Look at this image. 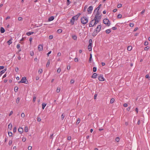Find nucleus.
Returning <instances> with one entry per match:
<instances>
[{"instance_id":"nucleus-34","label":"nucleus","mask_w":150,"mask_h":150,"mask_svg":"<svg viewBox=\"0 0 150 150\" xmlns=\"http://www.w3.org/2000/svg\"><path fill=\"white\" fill-rule=\"evenodd\" d=\"M60 88L58 87L57 88V90L56 92L57 93H58L60 92Z\"/></svg>"},{"instance_id":"nucleus-42","label":"nucleus","mask_w":150,"mask_h":150,"mask_svg":"<svg viewBox=\"0 0 150 150\" xmlns=\"http://www.w3.org/2000/svg\"><path fill=\"white\" fill-rule=\"evenodd\" d=\"M8 134L9 136L10 137H11L12 136V133L11 132H8Z\"/></svg>"},{"instance_id":"nucleus-28","label":"nucleus","mask_w":150,"mask_h":150,"mask_svg":"<svg viewBox=\"0 0 150 150\" xmlns=\"http://www.w3.org/2000/svg\"><path fill=\"white\" fill-rule=\"evenodd\" d=\"M24 131L25 132H27L28 131V127L26 126L25 127Z\"/></svg>"},{"instance_id":"nucleus-33","label":"nucleus","mask_w":150,"mask_h":150,"mask_svg":"<svg viewBox=\"0 0 150 150\" xmlns=\"http://www.w3.org/2000/svg\"><path fill=\"white\" fill-rule=\"evenodd\" d=\"M115 140L117 142H119L120 141V138L119 137H116L115 139Z\"/></svg>"},{"instance_id":"nucleus-18","label":"nucleus","mask_w":150,"mask_h":150,"mask_svg":"<svg viewBox=\"0 0 150 150\" xmlns=\"http://www.w3.org/2000/svg\"><path fill=\"white\" fill-rule=\"evenodd\" d=\"M92 58V55L91 54H90V57L89 60V62L90 63L91 62V59Z\"/></svg>"},{"instance_id":"nucleus-55","label":"nucleus","mask_w":150,"mask_h":150,"mask_svg":"<svg viewBox=\"0 0 150 150\" xmlns=\"http://www.w3.org/2000/svg\"><path fill=\"white\" fill-rule=\"evenodd\" d=\"M12 144V141L10 140L8 142V144L9 145H11Z\"/></svg>"},{"instance_id":"nucleus-54","label":"nucleus","mask_w":150,"mask_h":150,"mask_svg":"<svg viewBox=\"0 0 150 150\" xmlns=\"http://www.w3.org/2000/svg\"><path fill=\"white\" fill-rule=\"evenodd\" d=\"M134 24L132 23H130L129 24V26L131 27H133L134 26Z\"/></svg>"},{"instance_id":"nucleus-30","label":"nucleus","mask_w":150,"mask_h":150,"mask_svg":"<svg viewBox=\"0 0 150 150\" xmlns=\"http://www.w3.org/2000/svg\"><path fill=\"white\" fill-rule=\"evenodd\" d=\"M18 88L17 86H15L14 88V91L15 92H17L18 91Z\"/></svg>"},{"instance_id":"nucleus-64","label":"nucleus","mask_w":150,"mask_h":150,"mask_svg":"<svg viewBox=\"0 0 150 150\" xmlns=\"http://www.w3.org/2000/svg\"><path fill=\"white\" fill-rule=\"evenodd\" d=\"M34 54V53L33 52H30V55L31 56H33Z\"/></svg>"},{"instance_id":"nucleus-11","label":"nucleus","mask_w":150,"mask_h":150,"mask_svg":"<svg viewBox=\"0 0 150 150\" xmlns=\"http://www.w3.org/2000/svg\"><path fill=\"white\" fill-rule=\"evenodd\" d=\"M38 49L40 51H42L43 50V46L41 45H40L38 47Z\"/></svg>"},{"instance_id":"nucleus-37","label":"nucleus","mask_w":150,"mask_h":150,"mask_svg":"<svg viewBox=\"0 0 150 150\" xmlns=\"http://www.w3.org/2000/svg\"><path fill=\"white\" fill-rule=\"evenodd\" d=\"M64 116H65L64 115V114H62L61 115V119L62 120H63L64 119Z\"/></svg>"},{"instance_id":"nucleus-22","label":"nucleus","mask_w":150,"mask_h":150,"mask_svg":"<svg viewBox=\"0 0 150 150\" xmlns=\"http://www.w3.org/2000/svg\"><path fill=\"white\" fill-rule=\"evenodd\" d=\"M46 104L45 103H43L42 104V109H44L45 108V107L46 106Z\"/></svg>"},{"instance_id":"nucleus-25","label":"nucleus","mask_w":150,"mask_h":150,"mask_svg":"<svg viewBox=\"0 0 150 150\" xmlns=\"http://www.w3.org/2000/svg\"><path fill=\"white\" fill-rule=\"evenodd\" d=\"M12 40V39L11 38L8 41L7 43H8L9 45H10V44H11L12 43V42L11 41Z\"/></svg>"},{"instance_id":"nucleus-16","label":"nucleus","mask_w":150,"mask_h":150,"mask_svg":"<svg viewBox=\"0 0 150 150\" xmlns=\"http://www.w3.org/2000/svg\"><path fill=\"white\" fill-rule=\"evenodd\" d=\"M97 75V74L96 73H94L93 75L92 76V78H96V76Z\"/></svg>"},{"instance_id":"nucleus-39","label":"nucleus","mask_w":150,"mask_h":150,"mask_svg":"<svg viewBox=\"0 0 150 150\" xmlns=\"http://www.w3.org/2000/svg\"><path fill=\"white\" fill-rule=\"evenodd\" d=\"M122 15L120 14H119L117 16V18H121Z\"/></svg>"},{"instance_id":"nucleus-4","label":"nucleus","mask_w":150,"mask_h":150,"mask_svg":"<svg viewBox=\"0 0 150 150\" xmlns=\"http://www.w3.org/2000/svg\"><path fill=\"white\" fill-rule=\"evenodd\" d=\"M103 23L104 24L107 25L108 26H109L110 24V23L108 19L107 18L104 19L103 20Z\"/></svg>"},{"instance_id":"nucleus-49","label":"nucleus","mask_w":150,"mask_h":150,"mask_svg":"<svg viewBox=\"0 0 150 150\" xmlns=\"http://www.w3.org/2000/svg\"><path fill=\"white\" fill-rule=\"evenodd\" d=\"M23 19V18L21 17H19L18 18V20L19 21H21Z\"/></svg>"},{"instance_id":"nucleus-53","label":"nucleus","mask_w":150,"mask_h":150,"mask_svg":"<svg viewBox=\"0 0 150 150\" xmlns=\"http://www.w3.org/2000/svg\"><path fill=\"white\" fill-rule=\"evenodd\" d=\"M37 121L38 122H40L41 121V118L40 117H37Z\"/></svg>"},{"instance_id":"nucleus-27","label":"nucleus","mask_w":150,"mask_h":150,"mask_svg":"<svg viewBox=\"0 0 150 150\" xmlns=\"http://www.w3.org/2000/svg\"><path fill=\"white\" fill-rule=\"evenodd\" d=\"M115 101V99L114 98H112L110 100V102L111 103H113Z\"/></svg>"},{"instance_id":"nucleus-14","label":"nucleus","mask_w":150,"mask_h":150,"mask_svg":"<svg viewBox=\"0 0 150 150\" xmlns=\"http://www.w3.org/2000/svg\"><path fill=\"white\" fill-rule=\"evenodd\" d=\"M0 31L1 33H3L5 32V30L3 28L1 27V28Z\"/></svg>"},{"instance_id":"nucleus-10","label":"nucleus","mask_w":150,"mask_h":150,"mask_svg":"<svg viewBox=\"0 0 150 150\" xmlns=\"http://www.w3.org/2000/svg\"><path fill=\"white\" fill-rule=\"evenodd\" d=\"M101 27V26L100 25H99L98 26L96 30V32H99L100 31Z\"/></svg>"},{"instance_id":"nucleus-19","label":"nucleus","mask_w":150,"mask_h":150,"mask_svg":"<svg viewBox=\"0 0 150 150\" xmlns=\"http://www.w3.org/2000/svg\"><path fill=\"white\" fill-rule=\"evenodd\" d=\"M98 32H96V31H94L92 33V35L93 36H95L97 35V33Z\"/></svg>"},{"instance_id":"nucleus-26","label":"nucleus","mask_w":150,"mask_h":150,"mask_svg":"<svg viewBox=\"0 0 150 150\" xmlns=\"http://www.w3.org/2000/svg\"><path fill=\"white\" fill-rule=\"evenodd\" d=\"M72 38L74 40H77V37L76 35H73L72 36Z\"/></svg>"},{"instance_id":"nucleus-15","label":"nucleus","mask_w":150,"mask_h":150,"mask_svg":"<svg viewBox=\"0 0 150 150\" xmlns=\"http://www.w3.org/2000/svg\"><path fill=\"white\" fill-rule=\"evenodd\" d=\"M33 33H34L33 32H28L26 33V35L28 36H29L32 34H33Z\"/></svg>"},{"instance_id":"nucleus-51","label":"nucleus","mask_w":150,"mask_h":150,"mask_svg":"<svg viewBox=\"0 0 150 150\" xmlns=\"http://www.w3.org/2000/svg\"><path fill=\"white\" fill-rule=\"evenodd\" d=\"M74 80L73 79H71L70 81V83H71V84H73L74 83Z\"/></svg>"},{"instance_id":"nucleus-41","label":"nucleus","mask_w":150,"mask_h":150,"mask_svg":"<svg viewBox=\"0 0 150 150\" xmlns=\"http://www.w3.org/2000/svg\"><path fill=\"white\" fill-rule=\"evenodd\" d=\"M53 38V36L52 35H51L49 36V38L50 39H52Z\"/></svg>"},{"instance_id":"nucleus-3","label":"nucleus","mask_w":150,"mask_h":150,"mask_svg":"<svg viewBox=\"0 0 150 150\" xmlns=\"http://www.w3.org/2000/svg\"><path fill=\"white\" fill-rule=\"evenodd\" d=\"M81 23L84 24H85L88 22V19L86 17H83L81 18Z\"/></svg>"},{"instance_id":"nucleus-5","label":"nucleus","mask_w":150,"mask_h":150,"mask_svg":"<svg viewBox=\"0 0 150 150\" xmlns=\"http://www.w3.org/2000/svg\"><path fill=\"white\" fill-rule=\"evenodd\" d=\"M89 44L88 46V49L89 51H91L92 50L91 45L92 44V39H90L89 41Z\"/></svg>"},{"instance_id":"nucleus-1","label":"nucleus","mask_w":150,"mask_h":150,"mask_svg":"<svg viewBox=\"0 0 150 150\" xmlns=\"http://www.w3.org/2000/svg\"><path fill=\"white\" fill-rule=\"evenodd\" d=\"M100 12L97 11L94 19V25H96L100 21L101 18V16L100 15Z\"/></svg>"},{"instance_id":"nucleus-8","label":"nucleus","mask_w":150,"mask_h":150,"mask_svg":"<svg viewBox=\"0 0 150 150\" xmlns=\"http://www.w3.org/2000/svg\"><path fill=\"white\" fill-rule=\"evenodd\" d=\"M94 20L91 21L89 23V27H92L93 26L95 25H94Z\"/></svg>"},{"instance_id":"nucleus-60","label":"nucleus","mask_w":150,"mask_h":150,"mask_svg":"<svg viewBox=\"0 0 150 150\" xmlns=\"http://www.w3.org/2000/svg\"><path fill=\"white\" fill-rule=\"evenodd\" d=\"M39 79V77L38 76H37L36 77L35 79L36 80H38Z\"/></svg>"},{"instance_id":"nucleus-44","label":"nucleus","mask_w":150,"mask_h":150,"mask_svg":"<svg viewBox=\"0 0 150 150\" xmlns=\"http://www.w3.org/2000/svg\"><path fill=\"white\" fill-rule=\"evenodd\" d=\"M149 47L147 46V47H145L144 49L145 50H147L148 49H149Z\"/></svg>"},{"instance_id":"nucleus-12","label":"nucleus","mask_w":150,"mask_h":150,"mask_svg":"<svg viewBox=\"0 0 150 150\" xmlns=\"http://www.w3.org/2000/svg\"><path fill=\"white\" fill-rule=\"evenodd\" d=\"M18 131L20 134H21L23 132V129L22 128L20 127L18 129Z\"/></svg>"},{"instance_id":"nucleus-6","label":"nucleus","mask_w":150,"mask_h":150,"mask_svg":"<svg viewBox=\"0 0 150 150\" xmlns=\"http://www.w3.org/2000/svg\"><path fill=\"white\" fill-rule=\"evenodd\" d=\"M26 80L27 79L25 77H23L21 79V81L18 82V83H26L25 82Z\"/></svg>"},{"instance_id":"nucleus-36","label":"nucleus","mask_w":150,"mask_h":150,"mask_svg":"<svg viewBox=\"0 0 150 150\" xmlns=\"http://www.w3.org/2000/svg\"><path fill=\"white\" fill-rule=\"evenodd\" d=\"M50 62L49 61H48L47 62L46 64V66L47 67H48L50 65Z\"/></svg>"},{"instance_id":"nucleus-17","label":"nucleus","mask_w":150,"mask_h":150,"mask_svg":"<svg viewBox=\"0 0 150 150\" xmlns=\"http://www.w3.org/2000/svg\"><path fill=\"white\" fill-rule=\"evenodd\" d=\"M101 4H100V5H99L98 6V7H97L95 10V11H96V10H97V11H98L99 10L100 8V7L101 6Z\"/></svg>"},{"instance_id":"nucleus-50","label":"nucleus","mask_w":150,"mask_h":150,"mask_svg":"<svg viewBox=\"0 0 150 150\" xmlns=\"http://www.w3.org/2000/svg\"><path fill=\"white\" fill-rule=\"evenodd\" d=\"M61 71V69L60 68H58L57 70V72L58 73H59Z\"/></svg>"},{"instance_id":"nucleus-9","label":"nucleus","mask_w":150,"mask_h":150,"mask_svg":"<svg viewBox=\"0 0 150 150\" xmlns=\"http://www.w3.org/2000/svg\"><path fill=\"white\" fill-rule=\"evenodd\" d=\"M98 79L100 81H103L104 80V79L103 75H100L98 77Z\"/></svg>"},{"instance_id":"nucleus-32","label":"nucleus","mask_w":150,"mask_h":150,"mask_svg":"<svg viewBox=\"0 0 150 150\" xmlns=\"http://www.w3.org/2000/svg\"><path fill=\"white\" fill-rule=\"evenodd\" d=\"M19 101H20V98L19 97H18L16 100V102L18 104L19 103Z\"/></svg>"},{"instance_id":"nucleus-24","label":"nucleus","mask_w":150,"mask_h":150,"mask_svg":"<svg viewBox=\"0 0 150 150\" xmlns=\"http://www.w3.org/2000/svg\"><path fill=\"white\" fill-rule=\"evenodd\" d=\"M105 32L107 34H109L111 32L110 29H107L105 31Z\"/></svg>"},{"instance_id":"nucleus-43","label":"nucleus","mask_w":150,"mask_h":150,"mask_svg":"<svg viewBox=\"0 0 150 150\" xmlns=\"http://www.w3.org/2000/svg\"><path fill=\"white\" fill-rule=\"evenodd\" d=\"M80 119L78 118V120H77V121L76 123L77 124H78L80 122Z\"/></svg>"},{"instance_id":"nucleus-58","label":"nucleus","mask_w":150,"mask_h":150,"mask_svg":"<svg viewBox=\"0 0 150 150\" xmlns=\"http://www.w3.org/2000/svg\"><path fill=\"white\" fill-rule=\"evenodd\" d=\"M13 113V111H11L10 112L9 114V116H10L11 115H12Z\"/></svg>"},{"instance_id":"nucleus-40","label":"nucleus","mask_w":150,"mask_h":150,"mask_svg":"<svg viewBox=\"0 0 150 150\" xmlns=\"http://www.w3.org/2000/svg\"><path fill=\"white\" fill-rule=\"evenodd\" d=\"M70 3V2L69 0H67V5L68 6Z\"/></svg>"},{"instance_id":"nucleus-57","label":"nucleus","mask_w":150,"mask_h":150,"mask_svg":"<svg viewBox=\"0 0 150 150\" xmlns=\"http://www.w3.org/2000/svg\"><path fill=\"white\" fill-rule=\"evenodd\" d=\"M71 139V137L70 136H69L68 137L67 139L68 140H70Z\"/></svg>"},{"instance_id":"nucleus-48","label":"nucleus","mask_w":150,"mask_h":150,"mask_svg":"<svg viewBox=\"0 0 150 150\" xmlns=\"http://www.w3.org/2000/svg\"><path fill=\"white\" fill-rule=\"evenodd\" d=\"M28 149V150H31L32 149V147L30 146H29Z\"/></svg>"},{"instance_id":"nucleus-62","label":"nucleus","mask_w":150,"mask_h":150,"mask_svg":"<svg viewBox=\"0 0 150 150\" xmlns=\"http://www.w3.org/2000/svg\"><path fill=\"white\" fill-rule=\"evenodd\" d=\"M16 47L17 49H19L20 47V44H18L17 45Z\"/></svg>"},{"instance_id":"nucleus-29","label":"nucleus","mask_w":150,"mask_h":150,"mask_svg":"<svg viewBox=\"0 0 150 150\" xmlns=\"http://www.w3.org/2000/svg\"><path fill=\"white\" fill-rule=\"evenodd\" d=\"M62 32V30L61 29H59L58 30H57V32L59 33H61Z\"/></svg>"},{"instance_id":"nucleus-35","label":"nucleus","mask_w":150,"mask_h":150,"mask_svg":"<svg viewBox=\"0 0 150 150\" xmlns=\"http://www.w3.org/2000/svg\"><path fill=\"white\" fill-rule=\"evenodd\" d=\"M97 70L96 68L95 67H94L93 68V71L94 72H95Z\"/></svg>"},{"instance_id":"nucleus-23","label":"nucleus","mask_w":150,"mask_h":150,"mask_svg":"<svg viewBox=\"0 0 150 150\" xmlns=\"http://www.w3.org/2000/svg\"><path fill=\"white\" fill-rule=\"evenodd\" d=\"M132 47L131 46H129L127 48V50L128 51H130L132 49Z\"/></svg>"},{"instance_id":"nucleus-63","label":"nucleus","mask_w":150,"mask_h":150,"mask_svg":"<svg viewBox=\"0 0 150 150\" xmlns=\"http://www.w3.org/2000/svg\"><path fill=\"white\" fill-rule=\"evenodd\" d=\"M145 10H143L141 12V14H143V13L145 12Z\"/></svg>"},{"instance_id":"nucleus-7","label":"nucleus","mask_w":150,"mask_h":150,"mask_svg":"<svg viewBox=\"0 0 150 150\" xmlns=\"http://www.w3.org/2000/svg\"><path fill=\"white\" fill-rule=\"evenodd\" d=\"M93 9L92 6H90L88 8L87 11L88 14H90L91 13V11Z\"/></svg>"},{"instance_id":"nucleus-56","label":"nucleus","mask_w":150,"mask_h":150,"mask_svg":"<svg viewBox=\"0 0 150 150\" xmlns=\"http://www.w3.org/2000/svg\"><path fill=\"white\" fill-rule=\"evenodd\" d=\"M26 140V138H24V137L22 139V140L23 142H25V141Z\"/></svg>"},{"instance_id":"nucleus-59","label":"nucleus","mask_w":150,"mask_h":150,"mask_svg":"<svg viewBox=\"0 0 150 150\" xmlns=\"http://www.w3.org/2000/svg\"><path fill=\"white\" fill-rule=\"evenodd\" d=\"M16 127H14L13 128V132H16Z\"/></svg>"},{"instance_id":"nucleus-46","label":"nucleus","mask_w":150,"mask_h":150,"mask_svg":"<svg viewBox=\"0 0 150 150\" xmlns=\"http://www.w3.org/2000/svg\"><path fill=\"white\" fill-rule=\"evenodd\" d=\"M25 116V114H24V113H22L21 114V116L23 117V118Z\"/></svg>"},{"instance_id":"nucleus-20","label":"nucleus","mask_w":150,"mask_h":150,"mask_svg":"<svg viewBox=\"0 0 150 150\" xmlns=\"http://www.w3.org/2000/svg\"><path fill=\"white\" fill-rule=\"evenodd\" d=\"M6 70V69H4V70H2L1 71H0V73L1 74V75H2V74H3L4 73Z\"/></svg>"},{"instance_id":"nucleus-38","label":"nucleus","mask_w":150,"mask_h":150,"mask_svg":"<svg viewBox=\"0 0 150 150\" xmlns=\"http://www.w3.org/2000/svg\"><path fill=\"white\" fill-rule=\"evenodd\" d=\"M146 78L148 79L149 80H150V77L149 76V75H146Z\"/></svg>"},{"instance_id":"nucleus-61","label":"nucleus","mask_w":150,"mask_h":150,"mask_svg":"<svg viewBox=\"0 0 150 150\" xmlns=\"http://www.w3.org/2000/svg\"><path fill=\"white\" fill-rule=\"evenodd\" d=\"M127 103H125L124 104L123 106L124 107H126L127 106Z\"/></svg>"},{"instance_id":"nucleus-13","label":"nucleus","mask_w":150,"mask_h":150,"mask_svg":"<svg viewBox=\"0 0 150 150\" xmlns=\"http://www.w3.org/2000/svg\"><path fill=\"white\" fill-rule=\"evenodd\" d=\"M54 19V17L52 16L50 17L48 19V21H53Z\"/></svg>"},{"instance_id":"nucleus-52","label":"nucleus","mask_w":150,"mask_h":150,"mask_svg":"<svg viewBox=\"0 0 150 150\" xmlns=\"http://www.w3.org/2000/svg\"><path fill=\"white\" fill-rule=\"evenodd\" d=\"M74 61L75 62H78V59L77 58H75L74 59Z\"/></svg>"},{"instance_id":"nucleus-21","label":"nucleus","mask_w":150,"mask_h":150,"mask_svg":"<svg viewBox=\"0 0 150 150\" xmlns=\"http://www.w3.org/2000/svg\"><path fill=\"white\" fill-rule=\"evenodd\" d=\"M8 129H11L12 128V124L11 123H10L8 126Z\"/></svg>"},{"instance_id":"nucleus-2","label":"nucleus","mask_w":150,"mask_h":150,"mask_svg":"<svg viewBox=\"0 0 150 150\" xmlns=\"http://www.w3.org/2000/svg\"><path fill=\"white\" fill-rule=\"evenodd\" d=\"M80 15V13H79L77 15L72 17L70 21V22L71 23L72 25H73L74 24V23L75 21L77 20Z\"/></svg>"},{"instance_id":"nucleus-31","label":"nucleus","mask_w":150,"mask_h":150,"mask_svg":"<svg viewBox=\"0 0 150 150\" xmlns=\"http://www.w3.org/2000/svg\"><path fill=\"white\" fill-rule=\"evenodd\" d=\"M42 69H39L38 70V73L40 74H41L42 73Z\"/></svg>"},{"instance_id":"nucleus-47","label":"nucleus","mask_w":150,"mask_h":150,"mask_svg":"<svg viewBox=\"0 0 150 150\" xmlns=\"http://www.w3.org/2000/svg\"><path fill=\"white\" fill-rule=\"evenodd\" d=\"M122 6V4H119L117 6V7L118 8H120Z\"/></svg>"},{"instance_id":"nucleus-45","label":"nucleus","mask_w":150,"mask_h":150,"mask_svg":"<svg viewBox=\"0 0 150 150\" xmlns=\"http://www.w3.org/2000/svg\"><path fill=\"white\" fill-rule=\"evenodd\" d=\"M148 44V42L147 41H145L144 43V45H145L146 46Z\"/></svg>"}]
</instances>
